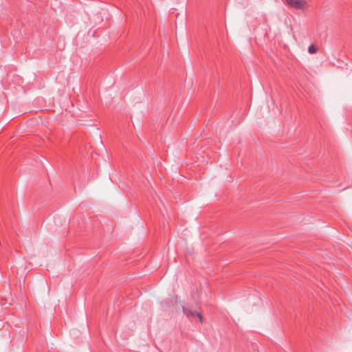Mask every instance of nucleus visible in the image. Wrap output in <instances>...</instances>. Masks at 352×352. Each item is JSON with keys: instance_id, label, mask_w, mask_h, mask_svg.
Returning a JSON list of instances; mask_svg holds the SVG:
<instances>
[{"instance_id": "3", "label": "nucleus", "mask_w": 352, "mask_h": 352, "mask_svg": "<svg viewBox=\"0 0 352 352\" xmlns=\"http://www.w3.org/2000/svg\"><path fill=\"white\" fill-rule=\"evenodd\" d=\"M318 51V47L316 46H315L314 45H311L309 47H308V52L310 53V54H315Z\"/></svg>"}, {"instance_id": "1", "label": "nucleus", "mask_w": 352, "mask_h": 352, "mask_svg": "<svg viewBox=\"0 0 352 352\" xmlns=\"http://www.w3.org/2000/svg\"><path fill=\"white\" fill-rule=\"evenodd\" d=\"M287 3L296 10H302L307 6L305 0H285Z\"/></svg>"}, {"instance_id": "2", "label": "nucleus", "mask_w": 352, "mask_h": 352, "mask_svg": "<svg viewBox=\"0 0 352 352\" xmlns=\"http://www.w3.org/2000/svg\"><path fill=\"white\" fill-rule=\"evenodd\" d=\"M182 311H183V313L187 316V317H190V316H196L199 319V321L201 322H202L203 321V317L201 316V314L197 312V311H192L190 309L188 308V307H183V309H182Z\"/></svg>"}]
</instances>
